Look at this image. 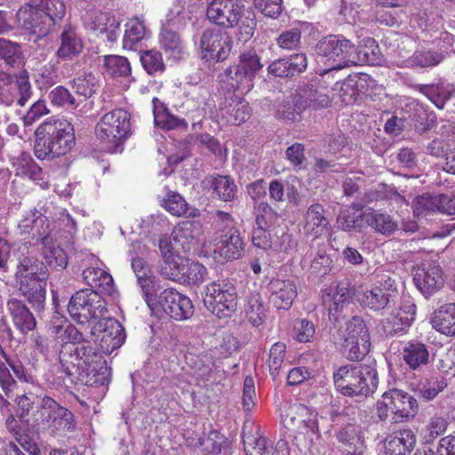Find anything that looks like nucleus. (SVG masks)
<instances>
[{
  "mask_svg": "<svg viewBox=\"0 0 455 455\" xmlns=\"http://www.w3.org/2000/svg\"><path fill=\"white\" fill-rule=\"evenodd\" d=\"M59 362L68 381L65 383L68 387L77 384L100 387L109 382L110 369L95 346L65 347L60 350Z\"/></svg>",
  "mask_w": 455,
  "mask_h": 455,
  "instance_id": "f257e3e1",
  "label": "nucleus"
},
{
  "mask_svg": "<svg viewBox=\"0 0 455 455\" xmlns=\"http://www.w3.org/2000/svg\"><path fill=\"white\" fill-rule=\"evenodd\" d=\"M15 282L20 294L34 311L40 314L46 306V285L49 277L44 262L33 254L20 253L17 257Z\"/></svg>",
  "mask_w": 455,
  "mask_h": 455,
  "instance_id": "f03ea898",
  "label": "nucleus"
},
{
  "mask_svg": "<svg viewBox=\"0 0 455 455\" xmlns=\"http://www.w3.org/2000/svg\"><path fill=\"white\" fill-rule=\"evenodd\" d=\"M35 156L40 160L53 159L68 154L75 145V132L65 119H51L35 132Z\"/></svg>",
  "mask_w": 455,
  "mask_h": 455,
  "instance_id": "7ed1b4c3",
  "label": "nucleus"
},
{
  "mask_svg": "<svg viewBox=\"0 0 455 455\" xmlns=\"http://www.w3.org/2000/svg\"><path fill=\"white\" fill-rule=\"evenodd\" d=\"M65 12L60 0H33L18 11L17 19L21 28L37 40L48 36Z\"/></svg>",
  "mask_w": 455,
  "mask_h": 455,
  "instance_id": "20e7f679",
  "label": "nucleus"
},
{
  "mask_svg": "<svg viewBox=\"0 0 455 455\" xmlns=\"http://www.w3.org/2000/svg\"><path fill=\"white\" fill-rule=\"evenodd\" d=\"M336 389L348 397L365 398L377 389L379 376L376 363H349L333 372Z\"/></svg>",
  "mask_w": 455,
  "mask_h": 455,
  "instance_id": "39448f33",
  "label": "nucleus"
},
{
  "mask_svg": "<svg viewBox=\"0 0 455 455\" xmlns=\"http://www.w3.org/2000/svg\"><path fill=\"white\" fill-rule=\"evenodd\" d=\"M206 17L219 27H238L246 37L252 36L256 27L253 13L245 9L241 0H212L207 6Z\"/></svg>",
  "mask_w": 455,
  "mask_h": 455,
  "instance_id": "423d86ee",
  "label": "nucleus"
},
{
  "mask_svg": "<svg viewBox=\"0 0 455 455\" xmlns=\"http://www.w3.org/2000/svg\"><path fill=\"white\" fill-rule=\"evenodd\" d=\"M37 414L39 415L36 418L37 428L52 436L65 435L67 433L75 431L76 427L73 412L48 395L41 399Z\"/></svg>",
  "mask_w": 455,
  "mask_h": 455,
  "instance_id": "0eeeda50",
  "label": "nucleus"
},
{
  "mask_svg": "<svg viewBox=\"0 0 455 455\" xmlns=\"http://www.w3.org/2000/svg\"><path fill=\"white\" fill-rule=\"evenodd\" d=\"M130 132V114L122 108L106 113L95 128L98 140L110 152L117 151Z\"/></svg>",
  "mask_w": 455,
  "mask_h": 455,
  "instance_id": "6e6552de",
  "label": "nucleus"
},
{
  "mask_svg": "<svg viewBox=\"0 0 455 455\" xmlns=\"http://www.w3.org/2000/svg\"><path fill=\"white\" fill-rule=\"evenodd\" d=\"M315 51L317 62L327 66L323 73L351 67L352 43L343 36L323 37L315 44Z\"/></svg>",
  "mask_w": 455,
  "mask_h": 455,
  "instance_id": "1a4fd4ad",
  "label": "nucleus"
},
{
  "mask_svg": "<svg viewBox=\"0 0 455 455\" xmlns=\"http://www.w3.org/2000/svg\"><path fill=\"white\" fill-rule=\"evenodd\" d=\"M261 68L259 57L251 50L243 52L238 63L224 71L222 81L227 84L228 90L247 93L253 88V78Z\"/></svg>",
  "mask_w": 455,
  "mask_h": 455,
  "instance_id": "9d476101",
  "label": "nucleus"
},
{
  "mask_svg": "<svg viewBox=\"0 0 455 455\" xmlns=\"http://www.w3.org/2000/svg\"><path fill=\"white\" fill-rule=\"evenodd\" d=\"M204 303L218 317L230 316L236 310L237 294L234 283L227 279L206 286Z\"/></svg>",
  "mask_w": 455,
  "mask_h": 455,
  "instance_id": "9b49d317",
  "label": "nucleus"
},
{
  "mask_svg": "<svg viewBox=\"0 0 455 455\" xmlns=\"http://www.w3.org/2000/svg\"><path fill=\"white\" fill-rule=\"evenodd\" d=\"M68 311L74 320L84 323L102 317L107 312V303L98 291L83 289L72 295Z\"/></svg>",
  "mask_w": 455,
  "mask_h": 455,
  "instance_id": "f8f14e48",
  "label": "nucleus"
},
{
  "mask_svg": "<svg viewBox=\"0 0 455 455\" xmlns=\"http://www.w3.org/2000/svg\"><path fill=\"white\" fill-rule=\"evenodd\" d=\"M339 332L344 353L349 360H361L366 355L371 346L370 334L360 316H353L347 321L345 328L340 329Z\"/></svg>",
  "mask_w": 455,
  "mask_h": 455,
  "instance_id": "ddd939ff",
  "label": "nucleus"
},
{
  "mask_svg": "<svg viewBox=\"0 0 455 455\" xmlns=\"http://www.w3.org/2000/svg\"><path fill=\"white\" fill-rule=\"evenodd\" d=\"M232 43V37L228 32L217 28H206L199 40L202 58L207 61L224 60L231 51Z\"/></svg>",
  "mask_w": 455,
  "mask_h": 455,
  "instance_id": "4468645a",
  "label": "nucleus"
},
{
  "mask_svg": "<svg viewBox=\"0 0 455 455\" xmlns=\"http://www.w3.org/2000/svg\"><path fill=\"white\" fill-rule=\"evenodd\" d=\"M31 95V85L27 76L12 77L0 73V104L11 107L15 101L25 106Z\"/></svg>",
  "mask_w": 455,
  "mask_h": 455,
  "instance_id": "2eb2a0df",
  "label": "nucleus"
},
{
  "mask_svg": "<svg viewBox=\"0 0 455 455\" xmlns=\"http://www.w3.org/2000/svg\"><path fill=\"white\" fill-rule=\"evenodd\" d=\"M157 304L171 318L182 321L194 314L191 299L175 289H165L158 296Z\"/></svg>",
  "mask_w": 455,
  "mask_h": 455,
  "instance_id": "dca6fc26",
  "label": "nucleus"
},
{
  "mask_svg": "<svg viewBox=\"0 0 455 455\" xmlns=\"http://www.w3.org/2000/svg\"><path fill=\"white\" fill-rule=\"evenodd\" d=\"M158 245L163 258L160 275L166 279L181 282L188 259L180 255V251L174 249L167 235L159 239Z\"/></svg>",
  "mask_w": 455,
  "mask_h": 455,
  "instance_id": "f3484780",
  "label": "nucleus"
},
{
  "mask_svg": "<svg viewBox=\"0 0 455 455\" xmlns=\"http://www.w3.org/2000/svg\"><path fill=\"white\" fill-rule=\"evenodd\" d=\"M377 285L363 292L361 304L374 311L385 308L397 296L395 281L388 275L379 276Z\"/></svg>",
  "mask_w": 455,
  "mask_h": 455,
  "instance_id": "a211bd4d",
  "label": "nucleus"
},
{
  "mask_svg": "<svg viewBox=\"0 0 455 455\" xmlns=\"http://www.w3.org/2000/svg\"><path fill=\"white\" fill-rule=\"evenodd\" d=\"M92 335H100V347L103 353L111 354L120 347L125 339V332L122 324L114 318H103L92 329Z\"/></svg>",
  "mask_w": 455,
  "mask_h": 455,
  "instance_id": "6ab92c4d",
  "label": "nucleus"
},
{
  "mask_svg": "<svg viewBox=\"0 0 455 455\" xmlns=\"http://www.w3.org/2000/svg\"><path fill=\"white\" fill-rule=\"evenodd\" d=\"M305 419V435L316 434L319 431L318 413L314 409L299 403L284 402L281 406V419L283 427H293L296 417Z\"/></svg>",
  "mask_w": 455,
  "mask_h": 455,
  "instance_id": "aec40b11",
  "label": "nucleus"
},
{
  "mask_svg": "<svg viewBox=\"0 0 455 455\" xmlns=\"http://www.w3.org/2000/svg\"><path fill=\"white\" fill-rule=\"evenodd\" d=\"M14 339L13 331L5 316H0V355L6 361L15 377L21 382L34 383V376L23 365L20 359L7 354L4 345Z\"/></svg>",
  "mask_w": 455,
  "mask_h": 455,
  "instance_id": "412c9836",
  "label": "nucleus"
},
{
  "mask_svg": "<svg viewBox=\"0 0 455 455\" xmlns=\"http://www.w3.org/2000/svg\"><path fill=\"white\" fill-rule=\"evenodd\" d=\"M382 398L388 400L390 412L394 414L393 422L414 417L418 411L417 400L403 390L392 388L385 392Z\"/></svg>",
  "mask_w": 455,
  "mask_h": 455,
  "instance_id": "4be33fe9",
  "label": "nucleus"
},
{
  "mask_svg": "<svg viewBox=\"0 0 455 455\" xmlns=\"http://www.w3.org/2000/svg\"><path fill=\"white\" fill-rule=\"evenodd\" d=\"M18 228L21 234L29 235L32 240H36L41 243L46 236H52L45 212H43L36 208L26 212Z\"/></svg>",
  "mask_w": 455,
  "mask_h": 455,
  "instance_id": "5701e85b",
  "label": "nucleus"
},
{
  "mask_svg": "<svg viewBox=\"0 0 455 455\" xmlns=\"http://www.w3.org/2000/svg\"><path fill=\"white\" fill-rule=\"evenodd\" d=\"M413 280L425 297L432 295L443 285L441 267L435 262H428L418 267Z\"/></svg>",
  "mask_w": 455,
  "mask_h": 455,
  "instance_id": "b1692460",
  "label": "nucleus"
},
{
  "mask_svg": "<svg viewBox=\"0 0 455 455\" xmlns=\"http://www.w3.org/2000/svg\"><path fill=\"white\" fill-rule=\"evenodd\" d=\"M6 309L14 327L21 334L26 335L36 329V317L25 301L11 297L6 302Z\"/></svg>",
  "mask_w": 455,
  "mask_h": 455,
  "instance_id": "393cba45",
  "label": "nucleus"
},
{
  "mask_svg": "<svg viewBox=\"0 0 455 455\" xmlns=\"http://www.w3.org/2000/svg\"><path fill=\"white\" fill-rule=\"evenodd\" d=\"M416 306L410 299H404L393 310L384 323L385 332L395 335L409 328L414 321Z\"/></svg>",
  "mask_w": 455,
  "mask_h": 455,
  "instance_id": "a878e982",
  "label": "nucleus"
},
{
  "mask_svg": "<svg viewBox=\"0 0 455 455\" xmlns=\"http://www.w3.org/2000/svg\"><path fill=\"white\" fill-rule=\"evenodd\" d=\"M245 243L236 228H230L221 235L215 244L214 252L227 260L241 258L244 253Z\"/></svg>",
  "mask_w": 455,
  "mask_h": 455,
  "instance_id": "bb28decb",
  "label": "nucleus"
},
{
  "mask_svg": "<svg viewBox=\"0 0 455 455\" xmlns=\"http://www.w3.org/2000/svg\"><path fill=\"white\" fill-rule=\"evenodd\" d=\"M330 228V220L323 204H311L305 212L303 230L305 235L317 238Z\"/></svg>",
  "mask_w": 455,
  "mask_h": 455,
  "instance_id": "cd10ccee",
  "label": "nucleus"
},
{
  "mask_svg": "<svg viewBox=\"0 0 455 455\" xmlns=\"http://www.w3.org/2000/svg\"><path fill=\"white\" fill-rule=\"evenodd\" d=\"M60 46L56 55L61 60H72L78 56L84 49V43L75 27L66 24L59 36Z\"/></svg>",
  "mask_w": 455,
  "mask_h": 455,
  "instance_id": "c85d7f7f",
  "label": "nucleus"
},
{
  "mask_svg": "<svg viewBox=\"0 0 455 455\" xmlns=\"http://www.w3.org/2000/svg\"><path fill=\"white\" fill-rule=\"evenodd\" d=\"M270 300L278 309H288L297 297V287L291 280L274 279L268 283Z\"/></svg>",
  "mask_w": 455,
  "mask_h": 455,
  "instance_id": "c756f323",
  "label": "nucleus"
},
{
  "mask_svg": "<svg viewBox=\"0 0 455 455\" xmlns=\"http://www.w3.org/2000/svg\"><path fill=\"white\" fill-rule=\"evenodd\" d=\"M352 297L347 283H339L335 290H331L323 298V303L329 312L331 320L338 321L339 314L349 304Z\"/></svg>",
  "mask_w": 455,
  "mask_h": 455,
  "instance_id": "7c9ffc66",
  "label": "nucleus"
},
{
  "mask_svg": "<svg viewBox=\"0 0 455 455\" xmlns=\"http://www.w3.org/2000/svg\"><path fill=\"white\" fill-rule=\"evenodd\" d=\"M204 183L214 198L223 202H232L236 196L237 187L229 176L210 175L205 178Z\"/></svg>",
  "mask_w": 455,
  "mask_h": 455,
  "instance_id": "2f4dec72",
  "label": "nucleus"
},
{
  "mask_svg": "<svg viewBox=\"0 0 455 455\" xmlns=\"http://www.w3.org/2000/svg\"><path fill=\"white\" fill-rule=\"evenodd\" d=\"M416 436L411 429H402L387 438L385 455H406L415 447Z\"/></svg>",
  "mask_w": 455,
  "mask_h": 455,
  "instance_id": "473e14b6",
  "label": "nucleus"
},
{
  "mask_svg": "<svg viewBox=\"0 0 455 455\" xmlns=\"http://www.w3.org/2000/svg\"><path fill=\"white\" fill-rule=\"evenodd\" d=\"M198 222L183 221L176 226L172 231L171 236H168L172 241V244L175 250L188 251L191 249V245L194 243L196 236L199 235Z\"/></svg>",
  "mask_w": 455,
  "mask_h": 455,
  "instance_id": "72a5a7b5",
  "label": "nucleus"
},
{
  "mask_svg": "<svg viewBox=\"0 0 455 455\" xmlns=\"http://www.w3.org/2000/svg\"><path fill=\"white\" fill-rule=\"evenodd\" d=\"M380 60L379 46L373 38L363 39L357 47L352 44L351 66L376 65Z\"/></svg>",
  "mask_w": 455,
  "mask_h": 455,
  "instance_id": "f704fd0d",
  "label": "nucleus"
},
{
  "mask_svg": "<svg viewBox=\"0 0 455 455\" xmlns=\"http://www.w3.org/2000/svg\"><path fill=\"white\" fill-rule=\"evenodd\" d=\"M365 217L366 224L377 234L389 236L398 229L397 220L386 212L370 209Z\"/></svg>",
  "mask_w": 455,
  "mask_h": 455,
  "instance_id": "c9c22d12",
  "label": "nucleus"
},
{
  "mask_svg": "<svg viewBox=\"0 0 455 455\" xmlns=\"http://www.w3.org/2000/svg\"><path fill=\"white\" fill-rule=\"evenodd\" d=\"M414 88L427 97L440 109H443L446 102L455 96V86L451 84H417Z\"/></svg>",
  "mask_w": 455,
  "mask_h": 455,
  "instance_id": "e433bc0d",
  "label": "nucleus"
},
{
  "mask_svg": "<svg viewBox=\"0 0 455 455\" xmlns=\"http://www.w3.org/2000/svg\"><path fill=\"white\" fill-rule=\"evenodd\" d=\"M405 363L411 370H418L429 363V351L427 346L417 340L405 344L402 351Z\"/></svg>",
  "mask_w": 455,
  "mask_h": 455,
  "instance_id": "4c0bfd02",
  "label": "nucleus"
},
{
  "mask_svg": "<svg viewBox=\"0 0 455 455\" xmlns=\"http://www.w3.org/2000/svg\"><path fill=\"white\" fill-rule=\"evenodd\" d=\"M161 205L172 215L177 217L196 218L200 211L190 207L183 196L174 191H169L163 198Z\"/></svg>",
  "mask_w": 455,
  "mask_h": 455,
  "instance_id": "58836bf2",
  "label": "nucleus"
},
{
  "mask_svg": "<svg viewBox=\"0 0 455 455\" xmlns=\"http://www.w3.org/2000/svg\"><path fill=\"white\" fill-rule=\"evenodd\" d=\"M83 277L85 283L91 287L90 290L109 295L114 291L112 276L101 268L88 267L84 270Z\"/></svg>",
  "mask_w": 455,
  "mask_h": 455,
  "instance_id": "ea45409f",
  "label": "nucleus"
},
{
  "mask_svg": "<svg viewBox=\"0 0 455 455\" xmlns=\"http://www.w3.org/2000/svg\"><path fill=\"white\" fill-rule=\"evenodd\" d=\"M187 362L193 371L192 374L198 381V385H200L201 381L205 383L211 379L214 367L213 357L211 354H190L187 356Z\"/></svg>",
  "mask_w": 455,
  "mask_h": 455,
  "instance_id": "a19ab883",
  "label": "nucleus"
},
{
  "mask_svg": "<svg viewBox=\"0 0 455 455\" xmlns=\"http://www.w3.org/2000/svg\"><path fill=\"white\" fill-rule=\"evenodd\" d=\"M41 244L45 266L61 269L67 267L68 257L65 251L59 245H56L53 236H46L43 239Z\"/></svg>",
  "mask_w": 455,
  "mask_h": 455,
  "instance_id": "79ce46f5",
  "label": "nucleus"
},
{
  "mask_svg": "<svg viewBox=\"0 0 455 455\" xmlns=\"http://www.w3.org/2000/svg\"><path fill=\"white\" fill-rule=\"evenodd\" d=\"M432 324L445 335H455V303L445 304L435 311Z\"/></svg>",
  "mask_w": 455,
  "mask_h": 455,
  "instance_id": "37998d69",
  "label": "nucleus"
},
{
  "mask_svg": "<svg viewBox=\"0 0 455 455\" xmlns=\"http://www.w3.org/2000/svg\"><path fill=\"white\" fill-rule=\"evenodd\" d=\"M132 268L137 277L138 284L140 286L143 295L148 303V296L154 287L155 276L148 262L140 257L132 259Z\"/></svg>",
  "mask_w": 455,
  "mask_h": 455,
  "instance_id": "c03bdc74",
  "label": "nucleus"
},
{
  "mask_svg": "<svg viewBox=\"0 0 455 455\" xmlns=\"http://www.w3.org/2000/svg\"><path fill=\"white\" fill-rule=\"evenodd\" d=\"M251 109L249 104L241 100H232L228 106L221 109V116L232 125H240L250 118Z\"/></svg>",
  "mask_w": 455,
  "mask_h": 455,
  "instance_id": "a18cd8bd",
  "label": "nucleus"
},
{
  "mask_svg": "<svg viewBox=\"0 0 455 455\" xmlns=\"http://www.w3.org/2000/svg\"><path fill=\"white\" fill-rule=\"evenodd\" d=\"M152 102L154 108L155 122L157 125H160L167 130L187 128V122L184 119L171 114L158 99L154 98Z\"/></svg>",
  "mask_w": 455,
  "mask_h": 455,
  "instance_id": "49530a36",
  "label": "nucleus"
},
{
  "mask_svg": "<svg viewBox=\"0 0 455 455\" xmlns=\"http://www.w3.org/2000/svg\"><path fill=\"white\" fill-rule=\"evenodd\" d=\"M202 452L220 454L222 450L228 446V439L217 430H210L207 435L199 437L194 444Z\"/></svg>",
  "mask_w": 455,
  "mask_h": 455,
  "instance_id": "de8ad7c7",
  "label": "nucleus"
},
{
  "mask_svg": "<svg viewBox=\"0 0 455 455\" xmlns=\"http://www.w3.org/2000/svg\"><path fill=\"white\" fill-rule=\"evenodd\" d=\"M160 44L168 58L180 60L184 54V47L180 36L172 29L163 28L160 34Z\"/></svg>",
  "mask_w": 455,
  "mask_h": 455,
  "instance_id": "09e8293b",
  "label": "nucleus"
},
{
  "mask_svg": "<svg viewBox=\"0 0 455 455\" xmlns=\"http://www.w3.org/2000/svg\"><path fill=\"white\" fill-rule=\"evenodd\" d=\"M197 10V8L192 9L188 4L177 0L169 11L167 22L173 28H184L192 20L193 13Z\"/></svg>",
  "mask_w": 455,
  "mask_h": 455,
  "instance_id": "8fccbe9b",
  "label": "nucleus"
},
{
  "mask_svg": "<svg viewBox=\"0 0 455 455\" xmlns=\"http://www.w3.org/2000/svg\"><path fill=\"white\" fill-rule=\"evenodd\" d=\"M0 59L9 67L20 68L24 60L20 44L5 38H0Z\"/></svg>",
  "mask_w": 455,
  "mask_h": 455,
  "instance_id": "3c124183",
  "label": "nucleus"
},
{
  "mask_svg": "<svg viewBox=\"0 0 455 455\" xmlns=\"http://www.w3.org/2000/svg\"><path fill=\"white\" fill-rule=\"evenodd\" d=\"M445 58L443 52L432 50H418L406 60L411 68H431L440 64Z\"/></svg>",
  "mask_w": 455,
  "mask_h": 455,
  "instance_id": "603ef678",
  "label": "nucleus"
},
{
  "mask_svg": "<svg viewBox=\"0 0 455 455\" xmlns=\"http://www.w3.org/2000/svg\"><path fill=\"white\" fill-rule=\"evenodd\" d=\"M105 73L112 77H127L132 68L127 58L119 55H108L104 58Z\"/></svg>",
  "mask_w": 455,
  "mask_h": 455,
  "instance_id": "864d4df0",
  "label": "nucleus"
},
{
  "mask_svg": "<svg viewBox=\"0 0 455 455\" xmlns=\"http://www.w3.org/2000/svg\"><path fill=\"white\" fill-rule=\"evenodd\" d=\"M100 88V80L92 73H84L73 80V89L84 98L92 97Z\"/></svg>",
  "mask_w": 455,
  "mask_h": 455,
  "instance_id": "5fc2aeb1",
  "label": "nucleus"
},
{
  "mask_svg": "<svg viewBox=\"0 0 455 455\" xmlns=\"http://www.w3.org/2000/svg\"><path fill=\"white\" fill-rule=\"evenodd\" d=\"M337 223L343 231L360 232L366 223L365 212L359 213L354 211H345L338 217Z\"/></svg>",
  "mask_w": 455,
  "mask_h": 455,
  "instance_id": "6e6d98bb",
  "label": "nucleus"
},
{
  "mask_svg": "<svg viewBox=\"0 0 455 455\" xmlns=\"http://www.w3.org/2000/svg\"><path fill=\"white\" fill-rule=\"evenodd\" d=\"M246 314L253 326H259L266 318V308L259 293L253 292L248 298Z\"/></svg>",
  "mask_w": 455,
  "mask_h": 455,
  "instance_id": "4d7b16f0",
  "label": "nucleus"
},
{
  "mask_svg": "<svg viewBox=\"0 0 455 455\" xmlns=\"http://www.w3.org/2000/svg\"><path fill=\"white\" fill-rule=\"evenodd\" d=\"M140 60L148 75L163 73L165 69L162 53L156 50L140 52Z\"/></svg>",
  "mask_w": 455,
  "mask_h": 455,
  "instance_id": "13d9d810",
  "label": "nucleus"
},
{
  "mask_svg": "<svg viewBox=\"0 0 455 455\" xmlns=\"http://www.w3.org/2000/svg\"><path fill=\"white\" fill-rule=\"evenodd\" d=\"M342 90L354 89L357 93H367L376 86V81L366 73H357L348 76Z\"/></svg>",
  "mask_w": 455,
  "mask_h": 455,
  "instance_id": "bf43d9fd",
  "label": "nucleus"
},
{
  "mask_svg": "<svg viewBox=\"0 0 455 455\" xmlns=\"http://www.w3.org/2000/svg\"><path fill=\"white\" fill-rule=\"evenodd\" d=\"M337 439L352 451L363 450V440L353 425H347L337 434Z\"/></svg>",
  "mask_w": 455,
  "mask_h": 455,
  "instance_id": "052dcab7",
  "label": "nucleus"
},
{
  "mask_svg": "<svg viewBox=\"0 0 455 455\" xmlns=\"http://www.w3.org/2000/svg\"><path fill=\"white\" fill-rule=\"evenodd\" d=\"M145 27L139 20H132L125 24V32L123 39L124 48L132 50L133 46L143 39Z\"/></svg>",
  "mask_w": 455,
  "mask_h": 455,
  "instance_id": "680f3d73",
  "label": "nucleus"
},
{
  "mask_svg": "<svg viewBox=\"0 0 455 455\" xmlns=\"http://www.w3.org/2000/svg\"><path fill=\"white\" fill-rule=\"evenodd\" d=\"M301 98V106L303 108H326L330 105V98L329 96L316 89L308 88L303 90L302 93L299 95Z\"/></svg>",
  "mask_w": 455,
  "mask_h": 455,
  "instance_id": "e2e57ef3",
  "label": "nucleus"
},
{
  "mask_svg": "<svg viewBox=\"0 0 455 455\" xmlns=\"http://www.w3.org/2000/svg\"><path fill=\"white\" fill-rule=\"evenodd\" d=\"M332 264L333 260L326 253V251L323 248H319L311 259L309 270L311 274L323 277L331 271Z\"/></svg>",
  "mask_w": 455,
  "mask_h": 455,
  "instance_id": "0e129e2a",
  "label": "nucleus"
},
{
  "mask_svg": "<svg viewBox=\"0 0 455 455\" xmlns=\"http://www.w3.org/2000/svg\"><path fill=\"white\" fill-rule=\"evenodd\" d=\"M184 268L181 282L198 285L205 280L207 270L204 265L194 261L189 262L188 259Z\"/></svg>",
  "mask_w": 455,
  "mask_h": 455,
  "instance_id": "69168bd1",
  "label": "nucleus"
},
{
  "mask_svg": "<svg viewBox=\"0 0 455 455\" xmlns=\"http://www.w3.org/2000/svg\"><path fill=\"white\" fill-rule=\"evenodd\" d=\"M17 402V417L24 424L32 427H37L36 418L39 417L37 411L34 414V418L29 417V412L33 408L34 402L26 395L19 396Z\"/></svg>",
  "mask_w": 455,
  "mask_h": 455,
  "instance_id": "338daca9",
  "label": "nucleus"
},
{
  "mask_svg": "<svg viewBox=\"0 0 455 455\" xmlns=\"http://www.w3.org/2000/svg\"><path fill=\"white\" fill-rule=\"evenodd\" d=\"M439 196H433L429 194H423L416 196L412 201V210L415 216H420L427 212L438 211Z\"/></svg>",
  "mask_w": 455,
  "mask_h": 455,
  "instance_id": "774afa93",
  "label": "nucleus"
}]
</instances>
